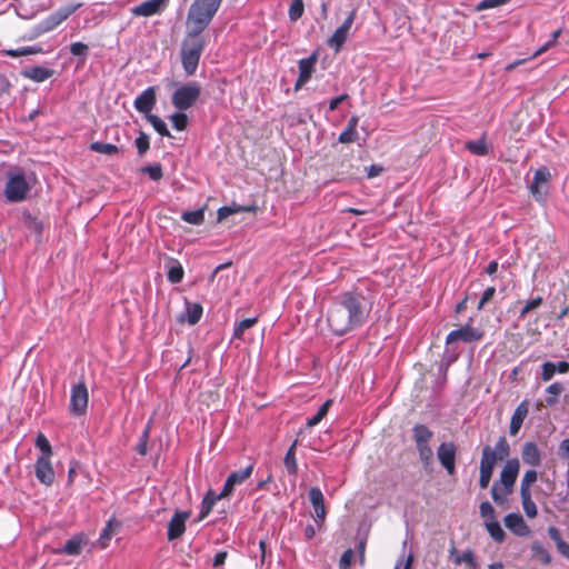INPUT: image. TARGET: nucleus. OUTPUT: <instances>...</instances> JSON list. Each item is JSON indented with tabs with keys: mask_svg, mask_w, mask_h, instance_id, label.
<instances>
[{
	"mask_svg": "<svg viewBox=\"0 0 569 569\" xmlns=\"http://www.w3.org/2000/svg\"><path fill=\"white\" fill-rule=\"evenodd\" d=\"M371 306L361 292L348 291L339 296L327 313L330 330L336 336H343L367 321Z\"/></svg>",
	"mask_w": 569,
	"mask_h": 569,
	"instance_id": "1",
	"label": "nucleus"
},
{
	"mask_svg": "<svg viewBox=\"0 0 569 569\" xmlns=\"http://www.w3.org/2000/svg\"><path fill=\"white\" fill-rule=\"evenodd\" d=\"M212 21L208 14L196 12L187 16V36L181 43V63L187 76H193L198 69L201 54L206 47V41L201 33Z\"/></svg>",
	"mask_w": 569,
	"mask_h": 569,
	"instance_id": "2",
	"label": "nucleus"
},
{
	"mask_svg": "<svg viewBox=\"0 0 569 569\" xmlns=\"http://www.w3.org/2000/svg\"><path fill=\"white\" fill-rule=\"evenodd\" d=\"M518 473L519 460L517 458L507 460L500 472V480L491 487V497L497 505H503L508 496L512 493Z\"/></svg>",
	"mask_w": 569,
	"mask_h": 569,
	"instance_id": "3",
	"label": "nucleus"
},
{
	"mask_svg": "<svg viewBox=\"0 0 569 569\" xmlns=\"http://www.w3.org/2000/svg\"><path fill=\"white\" fill-rule=\"evenodd\" d=\"M201 86L197 81H191L178 87L171 97L173 107L179 111L191 108L200 98Z\"/></svg>",
	"mask_w": 569,
	"mask_h": 569,
	"instance_id": "4",
	"label": "nucleus"
},
{
	"mask_svg": "<svg viewBox=\"0 0 569 569\" xmlns=\"http://www.w3.org/2000/svg\"><path fill=\"white\" fill-rule=\"evenodd\" d=\"M30 189L31 187L23 172L9 173L4 197L9 202H21L27 199Z\"/></svg>",
	"mask_w": 569,
	"mask_h": 569,
	"instance_id": "5",
	"label": "nucleus"
},
{
	"mask_svg": "<svg viewBox=\"0 0 569 569\" xmlns=\"http://www.w3.org/2000/svg\"><path fill=\"white\" fill-rule=\"evenodd\" d=\"M76 7H64L49 14L46 19L34 26L32 36L29 39H34L43 33L50 32L67 20L74 11Z\"/></svg>",
	"mask_w": 569,
	"mask_h": 569,
	"instance_id": "6",
	"label": "nucleus"
},
{
	"mask_svg": "<svg viewBox=\"0 0 569 569\" xmlns=\"http://www.w3.org/2000/svg\"><path fill=\"white\" fill-rule=\"evenodd\" d=\"M88 389L84 382H78L71 388L70 411L74 416H81L87 411L88 407Z\"/></svg>",
	"mask_w": 569,
	"mask_h": 569,
	"instance_id": "7",
	"label": "nucleus"
},
{
	"mask_svg": "<svg viewBox=\"0 0 569 569\" xmlns=\"http://www.w3.org/2000/svg\"><path fill=\"white\" fill-rule=\"evenodd\" d=\"M483 337V332L470 325L462 326L458 329L451 330L446 337V345L449 346L456 341L473 342L479 341Z\"/></svg>",
	"mask_w": 569,
	"mask_h": 569,
	"instance_id": "8",
	"label": "nucleus"
},
{
	"mask_svg": "<svg viewBox=\"0 0 569 569\" xmlns=\"http://www.w3.org/2000/svg\"><path fill=\"white\" fill-rule=\"evenodd\" d=\"M456 455L457 447L451 441L440 443L437 449L438 460L449 476L456 472Z\"/></svg>",
	"mask_w": 569,
	"mask_h": 569,
	"instance_id": "9",
	"label": "nucleus"
},
{
	"mask_svg": "<svg viewBox=\"0 0 569 569\" xmlns=\"http://www.w3.org/2000/svg\"><path fill=\"white\" fill-rule=\"evenodd\" d=\"M356 11L352 10L348 17L345 19L342 24L333 32V34L328 39V46L335 49L338 52L343 43L347 41L349 31L355 21Z\"/></svg>",
	"mask_w": 569,
	"mask_h": 569,
	"instance_id": "10",
	"label": "nucleus"
},
{
	"mask_svg": "<svg viewBox=\"0 0 569 569\" xmlns=\"http://www.w3.org/2000/svg\"><path fill=\"white\" fill-rule=\"evenodd\" d=\"M252 472L253 465H248L243 469L231 472L226 479V482L221 490V496L229 497L233 492L236 486L243 483L247 479L251 477Z\"/></svg>",
	"mask_w": 569,
	"mask_h": 569,
	"instance_id": "11",
	"label": "nucleus"
},
{
	"mask_svg": "<svg viewBox=\"0 0 569 569\" xmlns=\"http://www.w3.org/2000/svg\"><path fill=\"white\" fill-rule=\"evenodd\" d=\"M190 512L177 510L168 523L167 538L169 541L179 539L186 531V521Z\"/></svg>",
	"mask_w": 569,
	"mask_h": 569,
	"instance_id": "12",
	"label": "nucleus"
},
{
	"mask_svg": "<svg viewBox=\"0 0 569 569\" xmlns=\"http://www.w3.org/2000/svg\"><path fill=\"white\" fill-rule=\"evenodd\" d=\"M168 0H146L130 9L136 17H151L160 13L166 8Z\"/></svg>",
	"mask_w": 569,
	"mask_h": 569,
	"instance_id": "13",
	"label": "nucleus"
},
{
	"mask_svg": "<svg viewBox=\"0 0 569 569\" xmlns=\"http://www.w3.org/2000/svg\"><path fill=\"white\" fill-rule=\"evenodd\" d=\"M36 478L46 486H50L54 481V470L51 466L50 458L38 457L34 463Z\"/></svg>",
	"mask_w": 569,
	"mask_h": 569,
	"instance_id": "14",
	"label": "nucleus"
},
{
	"mask_svg": "<svg viewBox=\"0 0 569 569\" xmlns=\"http://www.w3.org/2000/svg\"><path fill=\"white\" fill-rule=\"evenodd\" d=\"M156 102V89L154 87H148L134 99L133 106L138 112L144 113L147 117L151 114Z\"/></svg>",
	"mask_w": 569,
	"mask_h": 569,
	"instance_id": "15",
	"label": "nucleus"
},
{
	"mask_svg": "<svg viewBox=\"0 0 569 569\" xmlns=\"http://www.w3.org/2000/svg\"><path fill=\"white\" fill-rule=\"evenodd\" d=\"M316 61H317L316 54H311L308 58L299 60V62H298L299 77L295 84L296 90L300 89L302 86H305L311 79V76L315 71Z\"/></svg>",
	"mask_w": 569,
	"mask_h": 569,
	"instance_id": "16",
	"label": "nucleus"
},
{
	"mask_svg": "<svg viewBox=\"0 0 569 569\" xmlns=\"http://www.w3.org/2000/svg\"><path fill=\"white\" fill-rule=\"evenodd\" d=\"M503 521L505 526L518 537H526L530 533V529L520 513H508Z\"/></svg>",
	"mask_w": 569,
	"mask_h": 569,
	"instance_id": "17",
	"label": "nucleus"
},
{
	"mask_svg": "<svg viewBox=\"0 0 569 569\" xmlns=\"http://www.w3.org/2000/svg\"><path fill=\"white\" fill-rule=\"evenodd\" d=\"M223 0H193L188 13L192 14V10L208 14V18L213 19L218 12Z\"/></svg>",
	"mask_w": 569,
	"mask_h": 569,
	"instance_id": "18",
	"label": "nucleus"
},
{
	"mask_svg": "<svg viewBox=\"0 0 569 569\" xmlns=\"http://www.w3.org/2000/svg\"><path fill=\"white\" fill-rule=\"evenodd\" d=\"M528 411H529V407H528L527 401L520 402L518 405V407L515 409L511 420H510V426H509V432L511 436H516L519 432V430L528 415Z\"/></svg>",
	"mask_w": 569,
	"mask_h": 569,
	"instance_id": "19",
	"label": "nucleus"
},
{
	"mask_svg": "<svg viewBox=\"0 0 569 569\" xmlns=\"http://www.w3.org/2000/svg\"><path fill=\"white\" fill-rule=\"evenodd\" d=\"M53 73L54 71L52 69L42 66L27 68L21 71V76L23 78L32 80L34 82H43L51 78Z\"/></svg>",
	"mask_w": 569,
	"mask_h": 569,
	"instance_id": "20",
	"label": "nucleus"
},
{
	"mask_svg": "<svg viewBox=\"0 0 569 569\" xmlns=\"http://www.w3.org/2000/svg\"><path fill=\"white\" fill-rule=\"evenodd\" d=\"M521 457L523 462L531 467H539L541 465V453L535 442H526L523 445Z\"/></svg>",
	"mask_w": 569,
	"mask_h": 569,
	"instance_id": "21",
	"label": "nucleus"
},
{
	"mask_svg": "<svg viewBox=\"0 0 569 569\" xmlns=\"http://www.w3.org/2000/svg\"><path fill=\"white\" fill-rule=\"evenodd\" d=\"M450 557L455 565L459 566L466 563L470 569H479V563L475 558V553L471 549H467L461 555L457 552V549L452 547L450 549Z\"/></svg>",
	"mask_w": 569,
	"mask_h": 569,
	"instance_id": "22",
	"label": "nucleus"
},
{
	"mask_svg": "<svg viewBox=\"0 0 569 569\" xmlns=\"http://www.w3.org/2000/svg\"><path fill=\"white\" fill-rule=\"evenodd\" d=\"M86 543L87 538L83 533L74 535L67 540L60 552L69 556H78L81 553L82 547Z\"/></svg>",
	"mask_w": 569,
	"mask_h": 569,
	"instance_id": "23",
	"label": "nucleus"
},
{
	"mask_svg": "<svg viewBox=\"0 0 569 569\" xmlns=\"http://www.w3.org/2000/svg\"><path fill=\"white\" fill-rule=\"evenodd\" d=\"M223 498H227V496H221V491L216 493L212 489H209L201 501L199 520H203L211 512L216 502Z\"/></svg>",
	"mask_w": 569,
	"mask_h": 569,
	"instance_id": "24",
	"label": "nucleus"
},
{
	"mask_svg": "<svg viewBox=\"0 0 569 569\" xmlns=\"http://www.w3.org/2000/svg\"><path fill=\"white\" fill-rule=\"evenodd\" d=\"M202 306L200 303H186V310L182 312L178 320L180 322L187 321L189 325H196L202 316Z\"/></svg>",
	"mask_w": 569,
	"mask_h": 569,
	"instance_id": "25",
	"label": "nucleus"
},
{
	"mask_svg": "<svg viewBox=\"0 0 569 569\" xmlns=\"http://www.w3.org/2000/svg\"><path fill=\"white\" fill-rule=\"evenodd\" d=\"M412 436L416 446L429 445L432 439L433 432L425 425L418 423L412 428Z\"/></svg>",
	"mask_w": 569,
	"mask_h": 569,
	"instance_id": "26",
	"label": "nucleus"
},
{
	"mask_svg": "<svg viewBox=\"0 0 569 569\" xmlns=\"http://www.w3.org/2000/svg\"><path fill=\"white\" fill-rule=\"evenodd\" d=\"M298 441L295 440L289 449L287 450L284 458H283V465L287 470V472L291 476H296L298 471V463L296 459V447Z\"/></svg>",
	"mask_w": 569,
	"mask_h": 569,
	"instance_id": "27",
	"label": "nucleus"
},
{
	"mask_svg": "<svg viewBox=\"0 0 569 569\" xmlns=\"http://www.w3.org/2000/svg\"><path fill=\"white\" fill-rule=\"evenodd\" d=\"M498 459L491 451L490 446H485L481 453L479 470L489 471L493 473L495 466Z\"/></svg>",
	"mask_w": 569,
	"mask_h": 569,
	"instance_id": "28",
	"label": "nucleus"
},
{
	"mask_svg": "<svg viewBox=\"0 0 569 569\" xmlns=\"http://www.w3.org/2000/svg\"><path fill=\"white\" fill-rule=\"evenodd\" d=\"M465 148L475 156H486L489 153V148L485 136H482L478 140L467 141L465 143Z\"/></svg>",
	"mask_w": 569,
	"mask_h": 569,
	"instance_id": "29",
	"label": "nucleus"
},
{
	"mask_svg": "<svg viewBox=\"0 0 569 569\" xmlns=\"http://www.w3.org/2000/svg\"><path fill=\"white\" fill-rule=\"evenodd\" d=\"M532 556L538 558V560L542 565H550L551 563V555L549 550L539 541H533L530 546Z\"/></svg>",
	"mask_w": 569,
	"mask_h": 569,
	"instance_id": "30",
	"label": "nucleus"
},
{
	"mask_svg": "<svg viewBox=\"0 0 569 569\" xmlns=\"http://www.w3.org/2000/svg\"><path fill=\"white\" fill-rule=\"evenodd\" d=\"M416 449L419 455V459L426 470L431 469L433 462V451L430 445H419L416 446Z\"/></svg>",
	"mask_w": 569,
	"mask_h": 569,
	"instance_id": "31",
	"label": "nucleus"
},
{
	"mask_svg": "<svg viewBox=\"0 0 569 569\" xmlns=\"http://www.w3.org/2000/svg\"><path fill=\"white\" fill-rule=\"evenodd\" d=\"M41 52H42V48L38 44L21 47V48H17V49H8L4 51L6 56H8L10 58L38 54Z\"/></svg>",
	"mask_w": 569,
	"mask_h": 569,
	"instance_id": "32",
	"label": "nucleus"
},
{
	"mask_svg": "<svg viewBox=\"0 0 569 569\" xmlns=\"http://www.w3.org/2000/svg\"><path fill=\"white\" fill-rule=\"evenodd\" d=\"M485 527L490 535V537L498 543L502 542L506 538V533L500 526L498 520H490V522H485Z\"/></svg>",
	"mask_w": 569,
	"mask_h": 569,
	"instance_id": "33",
	"label": "nucleus"
},
{
	"mask_svg": "<svg viewBox=\"0 0 569 569\" xmlns=\"http://www.w3.org/2000/svg\"><path fill=\"white\" fill-rule=\"evenodd\" d=\"M308 498L315 511L326 510L325 498L321 490L318 487H312L309 489Z\"/></svg>",
	"mask_w": 569,
	"mask_h": 569,
	"instance_id": "34",
	"label": "nucleus"
},
{
	"mask_svg": "<svg viewBox=\"0 0 569 569\" xmlns=\"http://www.w3.org/2000/svg\"><path fill=\"white\" fill-rule=\"evenodd\" d=\"M563 391V386L561 382H553L550 386L547 387V398H546V405L551 407L558 402V398Z\"/></svg>",
	"mask_w": 569,
	"mask_h": 569,
	"instance_id": "35",
	"label": "nucleus"
},
{
	"mask_svg": "<svg viewBox=\"0 0 569 569\" xmlns=\"http://www.w3.org/2000/svg\"><path fill=\"white\" fill-rule=\"evenodd\" d=\"M258 321L257 317L243 319L234 325L233 335L234 339H242L246 330L253 327Z\"/></svg>",
	"mask_w": 569,
	"mask_h": 569,
	"instance_id": "36",
	"label": "nucleus"
},
{
	"mask_svg": "<svg viewBox=\"0 0 569 569\" xmlns=\"http://www.w3.org/2000/svg\"><path fill=\"white\" fill-rule=\"evenodd\" d=\"M181 219L187 223L200 226L204 221V210L197 209L192 211H184L181 214Z\"/></svg>",
	"mask_w": 569,
	"mask_h": 569,
	"instance_id": "37",
	"label": "nucleus"
},
{
	"mask_svg": "<svg viewBox=\"0 0 569 569\" xmlns=\"http://www.w3.org/2000/svg\"><path fill=\"white\" fill-rule=\"evenodd\" d=\"M522 508L527 517L535 518L538 513L537 506L531 499V492H520Z\"/></svg>",
	"mask_w": 569,
	"mask_h": 569,
	"instance_id": "38",
	"label": "nucleus"
},
{
	"mask_svg": "<svg viewBox=\"0 0 569 569\" xmlns=\"http://www.w3.org/2000/svg\"><path fill=\"white\" fill-rule=\"evenodd\" d=\"M90 149L94 152L107 154V156H113L118 153L119 148L116 144L101 142V141H94L90 144Z\"/></svg>",
	"mask_w": 569,
	"mask_h": 569,
	"instance_id": "39",
	"label": "nucleus"
},
{
	"mask_svg": "<svg viewBox=\"0 0 569 569\" xmlns=\"http://www.w3.org/2000/svg\"><path fill=\"white\" fill-rule=\"evenodd\" d=\"M183 273L181 263L177 260H172L167 273L168 280L171 283H179L183 278Z\"/></svg>",
	"mask_w": 569,
	"mask_h": 569,
	"instance_id": "40",
	"label": "nucleus"
},
{
	"mask_svg": "<svg viewBox=\"0 0 569 569\" xmlns=\"http://www.w3.org/2000/svg\"><path fill=\"white\" fill-rule=\"evenodd\" d=\"M491 451L495 453L498 460H503L510 453V447L505 437H500L495 447H491Z\"/></svg>",
	"mask_w": 569,
	"mask_h": 569,
	"instance_id": "41",
	"label": "nucleus"
},
{
	"mask_svg": "<svg viewBox=\"0 0 569 569\" xmlns=\"http://www.w3.org/2000/svg\"><path fill=\"white\" fill-rule=\"evenodd\" d=\"M146 119L161 137H170L166 122L156 114H148Z\"/></svg>",
	"mask_w": 569,
	"mask_h": 569,
	"instance_id": "42",
	"label": "nucleus"
},
{
	"mask_svg": "<svg viewBox=\"0 0 569 569\" xmlns=\"http://www.w3.org/2000/svg\"><path fill=\"white\" fill-rule=\"evenodd\" d=\"M331 400H327L318 409L317 413L307 420V427L312 428L320 423V421L327 416Z\"/></svg>",
	"mask_w": 569,
	"mask_h": 569,
	"instance_id": "43",
	"label": "nucleus"
},
{
	"mask_svg": "<svg viewBox=\"0 0 569 569\" xmlns=\"http://www.w3.org/2000/svg\"><path fill=\"white\" fill-rule=\"evenodd\" d=\"M170 121L172 123V127L178 130L182 131L188 126V116L183 111H177L170 116Z\"/></svg>",
	"mask_w": 569,
	"mask_h": 569,
	"instance_id": "44",
	"label": "nucleus"
},
{
	"mask_svg": "<svg viewBox=\"0 0 569 569\" xmlns=\"http://www.w3.org/2000/svg\"><path fill=\"white\" fill-rule=\"evenodd\" d=\"M36 447L41 451L39 457L50 458L52 455V449L49 440L44 435L39 433L36 438Z\"/></svg>",
	"mask_w": 569,
	"mask_h": 569,
	"instance_id": "45",
	"label": "nucleus"
},
{
	"mask_svg": "<svg viewBox=\"0 0 569 569\" xmlns=\"http://www.w3.org/2000/svg\"><path fill=\"white\" fill-rule=\"evenodd\" d=\"M303 11H305L303 0H292L291 4L289 7V11H288L290 20L297 21L298 19H300L302 17Z\"/></svg>",
	"mask_w": 569,
	"mask_h": 569,
	"instance_id": "46",
	"label": "nucleus"
},
{
	"mask_svg": "<svg viewBox=\"0 0 569 569\" xmlns=\"http://www.w3.org/2000/svg\"><path fill=\"white\" fill-rule=\"evenodd\" d=\"M537 478L538 473L535 469L527 470L521 479L520 492H530V486Z\"/></svg>",
	"mask_w": 569,
	"mask_h": 569,
	"instance_id": "47",
	"label": "nucleus"
},
{
	"mask_svg": "<svg viewBox=\"0 0 569 569\" xmlns=\"http://www.w3.org/2000/svg\"><path fill=\"white\" fill-rule=\"evenodd\" d=\"M479 513L485 522H490V520L496 519V511L492 505L489 501H483L479 506Z\"/></svg>",
	"mask_w": 569,
	"mask_h": 569,
	"instance_id": "48",
	"label": "nucleus"
},
{
	"mask_svg": "<svg viewBox=\"0 0 569 569\" xmlns=\"http://www.w3.org/2000/svg\"><path fill=\"white\" fill-rule=\"evenodd\" d=\"M141 171L148 173L149 178L153 181H159L163 176L160 163L144 166L141 168Z\"/></svg>",
	"mask_w": 569,
	"mask_h": 569,
	"instance_id": "49",
	"label": "nucleus"
},
{
	"mask_svg": "<svg viewBox=\"0 0 569 569\" xmlns=\"http://www.w3.org/2000/svg\"><path fill=\"white\" fill-rule=\"evenodd\" d=\"M134 146L138 149V153L140 156L144 154L150 147L149 136L141 131L134 140Z\"/></svg>",
	"mask_w": 569,
	"mask_h": 569,
	"instance_id": "50",
	"label": "nucleus"
},
{
	"mask_svg": "<svg viewBox=\"0 0 569 569\" xmlns=\"http://www.w3.org/2000/svg\"><path fill=\"white\" fill-rule=\"evenodd\" d=\"M561 33H562V29H561V28H560V29H557L556 31H553V32L551 33V36H550V38H549V40H548V41H546V42H545V43H543V44H542V46H541V47L536 51L535 56H539V54H541V53H543V52L548 51L550 48H552V47L556 44V42H557V40H558V38L560 37V34H561Z\"/></svg>",
	"mask_w": 569,
	"mask_h": 569,
	"instance_id": "51",
	"label": "nucleus"
},
{
	"mask_svg": "<svg viewBox=\"0 0 569 569\" xmlns=\"http://www.w3.org/2000/svg\"><path fill=\"white\" fill-rule=\"evenodd\" d=\"M88 49H89L88 46L80 41L73 42L70 46L71 54H73L76 57H80L82 59V61H84L88 56Z\"/></svg>",
	"mask_w": 569,
	"mask_h": 569,
	"instance_id": "52",
	"label": "nucleus"
},
{
	"mask_svg": "<svg viewBox=\"0 0 569 569\" xmlns=\"http://www.w3.org/2000/svg\"><path fill=\"white\" fill-rule=\"evenodd\" d=\"M550 178L549 169L547 167H540L535 171L532 182L541 184L548 182Z\"/></svg>",
	"mask_w": 569,
	"mask_h": 569,
	"instance_id": "53",
	"label": "nucleus"
},
{
	"mask_svg": "<svg viewBox=\"0 0 569 569\" xmlns=\"http://www.w3.org/2000/svg\"><path fill=\"white\" fill-rule=\"evenodd\" d=\"M539 186L540 184L531 181V183L529 186V191L537 202L543 204L547 201V192L541 191Z\"/></svg>",
	"mask_w": 569,
	"mask_h": 569,
	"instance_id": "54",
	"label": "nucleus"
},
{
	"mask_svg": "<svg viewBox=\"0 0 569 569\" xmlns=\"http://www.w3.org/2000/svg\"><path fill=\"white\" fill-rule=\"evenodd\" d=\"M148 440H149V427H147L140 438H139V441L137 443V447H136V450L139 455L141 456H146L147 453V448H148Z\"/></svg>",
	"mask_w": 569,
	"mask_h": 569,
	"instance_id": "55",
	"label": "nucleus"
},
{
	"mask_svg": "<svg viewBox=\"0 0 569 569\" xmlns=\"http://www.w3.org/2000/svg\"><path fill=\"white\" fill-rule=\"evenodd\" d=\"M541 379L543 381H549L553 378L556 373V363L547 361L541 367Z\"/></svg>",
	"mask_w": 569,
	"mask_h": 569,
	"instance_id": "56",
	"label": "nucleus"
},
{
	"mask_svg": "<svg viewBox=\"0 0 569 569\" xmlns=\"http://www.w3.org/2000/svg\"><path fill=\"white\" fill-rule=\"evenodd\" d=\"M508 1L509 0H482L477 4V10L482 11V10L497 8V7L506 4Z\"/></svg>",
	"mask_w": 569,
	"mask_h": 569,
	"instance_id": "57",
	"label": "nucleus"
},
{
	"mask_svg": "<svg viewBox=\"0 0 569 569\" xmlns=\"http://www.w3.org/2000/svg\"><path fill=\"white\" fill-rule=\"evenodd\" d=\"M112 521H108L106 528L102 530V532L99 536V541L102 548H106L108 546L109 540L112 537Z\"/></svg>",
	"mask_w": 569,
	"mask_h": 569,
	"instance_id": "58",
	"label": "nucleus"
},
{
	"mask_svg": "<svg viewBox=\"0 0 569 569\" xmlns=\"http://www.w3.org/2000/svg\"><path fill=\"white\" fill-rule=\"evenodd\" d=\"M496 293L495 287H488L483 292L482 296L478 302L477 309L481 310L487 302H489Z\"/></svg>",
	"mask_w": 569,
	"mask_h": 569,
	"instance_id": "59",
	"label": "nucleus"
},
{
	"mask_svg": "<svg viewBox=\"0 0 569 569\" xmlns=\"http://www.w3.org/2000/svg\"><path fill=\"white\" fill-rule=\"evenodd\" d=\"M357 138V131L346 128L338 138L340 143H350L353 142Z\"/></svg>",
	"mask_w": 569,
	"mask_h": 569,
	"instance_id": "60",
	"label": "nucleus"
},
{
	"mask_svg": "<svg viewBox=\"0 0 569 569\" xmlns=\"http://www.w3.org/2000/svg\"><path fill=\"white\" fill-rule=\"evenodd\" d=\"M548 535L550 539L556 543V547L558 548L561 543L565 542V540L561 537V532L558 528L550 526L548 528Z\"/></svg>",
	"mask_w": 569,
	"mask_h": 569,
	"instance_id": "61",
	"label": "nucleus"
},
{
	"mask_svg": "<svg viewBox=\"0 0 569 569\" xmlns=\"http://www.w3.org/2000/svg\"><path fill=\"white\" fill-rule=\"evenodd\" d=\"M412 562L413 556L411 553L408 555L407 557L405 555H401L397 561L395 569H400V567H402V569H411Z\"/></svg>",
	"mask_w": 569,
	"mask_h": 569,
	"instance_id": "62",
	"label": "nucleus"
},
{
	"mask_svg": "<svg viewBox=\"0 0 569 569\" xmlns=\"http://www.w3.org/2000/svg\"><path fill=\"white\" fill-rule=\"evenodd\" d=\"M558 456L562 459H569V438L563 439L559 443Z\"/></svg>",
	"mask_w": 569,
	"mask_h": 569,
	"instance_id": "63",
	"label": "nucleus"
},
{
	"mask_svg": "<svg viewBox=\"0 0 569 569\" xmlns=\"http://www.w3.org/2000/svg\"><path fill=\"white\" fill-rule=\"evenodd\" d=\"M492 477V472L479 470V486L482 489L488 488L490 480Z\"/></svg>",
	"mask_w": 569,
	"mask_h": 569,
	"instance_id": "64",
	"label": "nucleus"
}]
</instances>
